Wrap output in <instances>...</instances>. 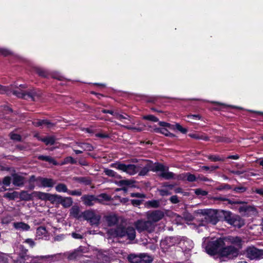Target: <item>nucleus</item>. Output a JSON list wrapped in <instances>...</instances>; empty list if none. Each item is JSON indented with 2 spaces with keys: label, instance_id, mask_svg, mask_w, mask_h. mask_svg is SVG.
Returning <instances> with one entry per match:
<instances>
[{
  "label": "nucleus",
  "instance_id": "obj_1",
  "mask_svg": "<svg viewBox=\"0 0 263 263\" xmlns=\"http://www.w3.org/2000/svg\"><path fill=\"white\" fill-rule=\"evenodd\" d=\"M211 199L214 200V201H226L227 203H224V204H231V205L235 204H243V205L240 206L238 211L239 213H254L256 212V209L253 206L246 205L247 202L243 201H241L239 199H229L226 197L223 196H215L211 198Z\"/></svg>",
  "mask_w": 263,
  "mask_h": 263
},
{
  "label": "nucleus",
  "instance_id": "obj_2",
  "mask_svg": "<svg viewBox=\"0 0 263 263\" xmlns=\"http://www.w3.org/2000/svg\"><path fill=\"white\" fill-rule=\"evenodd\" d=\"M220 216L223 218L222 221L237 228H241L245 224L244 220L239 215L232 213L229 211L221 210Z\"/></svg>",
  "mask_w": 263,
  "mask_h": 263
},
{
  "label": "nucleus",
  "instance_id": "obj_3",
  "mask_svg": "<svg viewBox=\"0 0 263 263\" xmlns=\"http://www.w3.org/2000/svg\"><path fill=\"white\" fill-rule=\"evenodd\" d=\"M111 197L106 193H101L96 196L95 195L85 194L81 197V200L86 206H92L96 203H102L103 201H109Z\"/></svg>",
  "mask_w": 263,
  "mask_h": 263
},
{
  "label": "nucleus",
  "instance_id": "obj_4",
  "mask_svg": "<svg viewBox=\"0 0 263 263\" xmlns=\"http://www.w3.org/2000/svg\"><path fill=\"white\" fill-rule=\"evenodd\" d=\"M224 238H218L215 240L207 243L205 247L206 252L211 256L218 255L221 249L225 246Z\"/></svg>",
  "mask_w": 263,
  "mask_h": 263
},
{
  "label": "nucleus",
  "instance_id": "obj_5",
  "mask_svg": "<svg viewBox=\"0 0 263 263\" xmlns=\"http://www.w3.org/2000/svg\"><path fill=\"white\" fill-rule=\"evenodd\" d=\"M112 234L120 238L127 236L129 240H133L136 237V231L134 228L131 227L125 228L119 226L112 230Z\"/></svg>",
  "mask_w": 263,
  "mask_h": 263
},
{
  "label": "nucleus",
  "instance_id": "obj_6",
  "mask_svg": "<svg viewBox=\"0 0 263 263\" xmlns=\"http://www.w3.org/2000/svg\"><path fill=\"white\" fill-rule=\"evenodd\" d=\"M243 254L251 260H258L263 258V249H259L252 245L248 246L244 250Z\"/></svg>",
  "mask_w": 263,
  "mask_h": 263
},
{
  "label": "nucleus",
  "instance_id": "obj_7",
  "mask_svg": "<svg viewBox=\"0 0 263 263\" xmlns=\"http://www.w3.org/2000/svg\"><path fill=\"white\" fill-rule=\"evenodd\" d=\"M238 249L233 246H224L220 250L218 255L229 259H232L238 256Z\"/></svg>",
  "mask_w": 263,
  "mask_h": 263
},
{
  "label": "nucleus",
  "instance_id": "obj_8",
  "mask_svg": "<svg viewBox=\"0 0 263 263\" xmlns=\"http://www.w3.org/2000/svg\"><path fill=\"white\" fill-rule=\"evenodd\" d=\"M135 226L139 232L147 231L151 233L154 230V224L149 220L147 221L138 220L135 222Z\"/></svg>",
  "mask_w": 263,
  "mask_h": 263
},
{
  "label": "nucleus",
  "instance_id": "obj_9",
  "mask_svg": "<svg viewBox=\"0 0 263 263\" xmlns=\"http://www.w3.org/2000/svg\"><path fill=\"white\" fill-rule=\"evenodd\" d=\"M127 259L130 263H151L152 261V259L144 254L139 255L131 254L128 256Z\"/></svg>",
  "mask_w": 263,
  "mask_h": 263
},
{
  "label": "nucleus",
  "instance_id": "obj_10",
  "mask_svg": "<svg viewBox=\"0 0 263 263\" xmlns=\"http://www.w3.org/2000/svg\"><path fill=\"white\" fill-rule=\"evenodd\" d=\"M18 258L17 259V263H28L27 261L30 260V256L28 254V250L23 245H20L17 247Z\"/></svg>",
  "mask_w": 263,
  "mask_h": 263
},
{
  "label": "nucleus",
  "instance_id": "obj_11",
  "mask_svg": "<svg viewBox=\"0 0 263 263\" xmlns=\"http://www.w3.org/2000/svg\"><path fill=\"white\" fill-rule=\"evenodd\" d=\"M72 199L70 197H63L61 195L55 194L54 204H61L64 208L70 207L72 204Z\"/></svg>",
  "mask_w": 263,
  "mask_h": 263
},
{
  "label": "nucleus",
  "instance_id": "obj_12",
  "mask_svg": "<svg viewBox=\"0 0 263 263\" xmlns=\"http://www.w3.org/2000/svg\"><path fill=\"white\" fill-rule=\"evenodd\" d=\"M33 197L44 201H49L51 203L54 204V200L55 194H51L42 192L34 191L32 192Z\"/></svg>",
  "mask_w": 263,
  "mask_h": 263
},
{
  "label": "nucleus",
  "instance_id": "obj_13",
  "mask_svg": "<svg viewBox=\"0 0 263 263\" xmlns=\"http://www.w3.org/2000/svg\"><path fill=\"white\" fill-rule=\"evenodd\" d=\"M163 212L161 210H155L147 213V217L148 219L151 222H157L162 219L164 217Z\"/></svg>",
  "mask_w": 263,
  "mask_h": 263
},
{
  "label": "nucleus",
  "instance_id": "obj_14",
  "mask_svg": "<svg viewBox=\"0 0 263 263\" xmlns=\"http://www.w3.org/2000/svg\"><path fill=\"white\" fill-rule=\"evenodd\" d=\"M42 94L41 90L38 88L28 89L27 90V100L35 101L40 98Z\"/></svg>",
  "mask_w": 263,
  "mask_h": 263
},
{
  "label": "nucleus",
  "instance_id": "obj_15",
  "mask_svg": "<svg viewBox=\"0 0 263 263\" xmlns=\"http://www.w3.org/2000/svg\"><path fill=\"white\" fill-rule=\"evenodd\" d=\"M12 183L16 186H23L25 184V178L17 173L12 174Z\"/></svg>",
  "mask_w": 263,
  "mask_h": 263
},
{
  "label": "nucleus",
  "instance_id": "obj_16",
  "mask_svg": "<svg viewBox=\"0 0 263 263\" xmlns=\"http://www.w3.org/2000/svg\"><path fill=\"white\" fill-rule=\"evenodd\" d=\"M181 239L179 236L167 237L163 241V244H165L168 247L175 246L180 243Z\"/></svg>",
  "mask_w": 263,
  "mask_h": 263
},
{
  "label": "nucleus",
  "instance_id": "obj_17",
  "mask_svg": "<svg viewBox=\"0 0 263 263\" xmlns=\"http://www.w3.org/2000/svg\"><path fill=\"white\" fill-rule=\"evenodd\" d=\"M38 180L44 187H52L55 184L54 181L51 178L39 177Z\"/></svg>",
  "mask_w": 263,
  "mask_h": 263
},
{
  "label": "nucleus",
  "instance_id": "obj_18",
  "mask_svg": "<svg viewBox=\"0 0 263 263\" xmlns=\"http://www.w3.org/2000/svg\"><path fill=\"white\" fill-rule=\"evenodd\" d=\"M72 180L85 185H90L92 184V179L90 177H74Z\"/></svg>",
  "mask_w": 263,
  "mask_h": 263
},
{
  "label": "nucleus",
  "instance_id": "obj_19",
  "mask_svg": "<svg viewBox=\"0 0 263 263\" xmlns=\"http://www.w3.org/2000/svg\"><path fill=\"white\" fill-rule=\"evenodd\" d=\"M228 240L232 244L235 245L238 247V250L242 248L243 241L239 236H229Z\"/></svg>",
  "mask_w": 263,
  "mask_h": 263
},
{
  "label": "nucleus",
  "instance_id": "obj_20",
  "mask_svg": "<svg viewBox=\"0 0 263 263\" xmlns=\"http://www.w3.org/2000/svg\"><path fill=\"white\" fill-rule=\"evenodd\" d=\"M153 132L156 133H159L171 138H174L176 135L170 132L166 128L156 127L153 129Z\"/></svg>",
  "mask_w": 263,
  "mask_h": 263
},
{
  "label": "nucleus",
  "instance_id": "obj_21",
  "mask_svg": "<svg viewBox=\"0 0 263 263\" xmlns=\"http://www.w3.org/2000/svg\"><path fill=\"white\" fill-rule=\"evenodd\" d=\"M149 162H151V171L153 172H157L158 171L163 172L165 171V166L163 164L159 162H156L154 164L151 160H149Z\"/></svg>",
  "mask_w": 263,
  "mask_h": 263
},
{
  "label": "nucleus",
  "instance_id": "obj_22",
  "mask_svg": "<svg viewBox=\"0 0 263 263\" xmlns=\"http://www.w3.org/2000/svg\"><path fill=\"white\" fill-rule=\"evenodd\" d=\"M14 228L18 230L27 231L30 230V226L24 222H16L13 223Z\"/></svg>",
  "mask_w": 263,
  "mask_h": 263
},
{
  "label": "nucleus",
  "instance_id": "obj_23",
  "mask_svg": "<svg viewBox=\"0 0 263 263\" xmlns=\"http://www.w3.org/2000/svg\"><path fill=\"white\" fill-rule=\"evenodd\" d=\"M34 71L39 76L42 78H48L50 76L49 71L43 68L36 67L34 68Z\"/></svg>",
  "mask_w": 263,
  "mask_h": 263
},
{
  "label": "nucleus",
  "instance_id": "obj_24",
  "mask_svg": "<svg viewBox=\"0 0 263 263\" xmlns=\"http://www.w3.org/2000/svg\"><path fill=\"white\" fill-rule=\"evenodd\" d=\"M106 220L108 223V226L111 227L116 224L119 221L118 216L115 215H109L106 217Z\"/></svg>",
  "mask_w": 263,
  "mask_h": 263
},
{
  "label": "nucleus",
  "instance_id": "obj_25",
  "mask_svg": "<svg viewBox=\"0 0 263 263\" xmlns=\"http://www.w3.org/2000/svg\"><path fill=\"white\" fill-rule=\"evenodd\" d=\"M18 196L21 200L30 201L33 199V195L32 193L29 194L27 191H23L19 193Z\"/></svg>",
  "mask_w": 263,
  "mask_h": 263
},
{
  "label": "nucleus",
  "instance_id": "obj_26",
  "mask_svg": "<svg viewBox=\"0 0 263 263\" xmlns=\"http://www.w3.org/2000/svg\"><path fill=\"white\" fill-rule=\"evenodd\" d=\"M189 136L193 139L196 140H202L205 141L209 140V137L207 136L205 134H200L198 133H192L189 134Z\"/></svg>",
  "mask_w": 263,
  "mask_h": 263
},
{
  "label": "nucleus",
  "instance_id": "obj_27",
  "mask_svg": "<svg viewBox=\"0 0 263 263\" xmlns=\"http://www.w3.org/2000/svg\"><path fill=\"white\" fill-rule=\"evenodd\" d=\"M80 208L78 205H73L70 210V215L74 218L79 219L81 217L80 215Z\"/></svg>",
  "mask_w": 263,
  "mask_h": 263
},
{
  "label": "nucleus",
  "instance_id": "obj_28",
  "mask_svg": "<svg viewBox=\"0 0 263 263\" xmlns=\"http://www.w3.org/2000/svg\"><path fill=\"white\" fill-rule=\"evenodd\" d=\"M40 140L44 142L46 145H52L55 143V138L53 136H46L41 138Z\"/></svg>",
  "mask_w": 263,
  "mask_h": 263
},
{
  "label": "nucleus",
  "instance_id": "obj_29",
  "mask_svg": "<svg viewBox=\"0 0 263 263\" xmlns=\"http://www.w3.org/2000/svg\"><path fill=\"white\" fill-rule=\"evenodd\" d=\"M19 193L16 191H13L11 193L7 192L4 194L3 197L5 198L8 199L9 200H13L18 197Z\"/></svg>",
  "mask_w": 263,
  "mask_h": 263
},
{
  "label": "nucleus",
  "instance_id": "obj_30",
  "mask_svg": "<svg viewBox=\"0 0 263 263\" xmlns=\"http://www.w3.org/2000/svg\"><path fill=\"white\" fill-rule=\"evenodd\" d=\"M146 164L139 172V175L145 176L149 171H151V162H149V160H146Z\"/></svg>",
  "mask_w": 263,
  "mask_h": 263
},
{
  "label": "nucleus",
  "instance_id": "obj_31",
  "mask_svg": "<svg viewBox=\"0 0 263 263\" xmlns=\"http://www.w3.org/2000/svg\"><path fill=\"white\" fill-rule=\"evenodd\" d=\"M37 159L39 160L48 162L49 163H52L54 165H57V161L50 156L39 155V156H37Z\"/></svg>",
  "mask_w": 263,
  "mask_h": 263
},
{
  "label": "nucleus",
  "instance_id": "obj_32",
  "mask_svg": "<svg viewBox=\"0 0 263 263\" xmlns=\"http://www.w3.org/2000/svg\"><path fill=\"white\" fill-rule=\"evenodd\" d=\"M78 145L79 147L82 148L83 151H92L94 149V147L90 143L82 142L79 143Z\"/></svg>",
  "mask_w": 263,
  "mask_h": 263
},
{
  "label": "nucleus",
  "instance_id": "obj_33",
  "mask_svg": "<svg viewBox=\"0 0 263 263\" xmlns=\"http://www.w3.org/2000/svg\"><path fill=\"white\" fill-rule=\"evenodd\" d=\"M138 172L137 166L135 164H126V173L135 174Z\"/></svg>",
  "mask_w": 263,
  "mask_h": 263
},
{
  "label": "nucleus",
  "instance_id": "obj_34",
  "mask_svg": "<svg viewBox=\"0 0 263 263\" xmlns=\"http://www.w3.org/2000/svg\"><path fill=\"white\" fill-rule=\"evenodd\" d=\"M208 159L212 162H223L226 159V157H220L219 155H210L208 156Z\"/></svg>",
  "mask_w": 263,
  "mask_h": 263
},
{
  "label": "nucleus",
  "instance_id": "obj_35",
  "mask_svg": "<svg viewBox=\"0 0 263 263\" xmlns=\"http://www.w3.org/2000/svg\"><path fill=\"white\" fill-rule=\"evenodd\" d=\"M95 214L96 213L91 210H86L82 213V215L84 219L89 221L93 216H95Z\"/></svg>",
  "mask_w": 263,
  "mask_h": 263
},
{
  "label": "nucleus",
  "instance_id": "obj_36",
  "mask_svg": "<svg viewBox=\"0 0 263 263\" xmlns=\"http://www.w3.org/2000/svg\"><path fill=\"white\" fill-rule=\"evenodd\" d=\"M98 258L100 263H110V258L107 255L103 254H100Z\"/></svg>",
  "mask_w": 263,
  "mask_h": 263
},
{
  "label": "nucleus",
  "instance_id": "obj_37",
  "mask_svg": "<svg viewBox=\"0 0 263 263\" xmlns=\"http://www.w3.org/2000/svg\"><path fill=\"white\" fill-rule=\"evenodd\" d=\"M111 166L114 168H116V169L122 171L124 172H126L125 164L121 163L119 162H116V163H112Z\"/></svg>",
  "mask_w": 263,
  "mask_h": 263
},
{
  "label": "nucleus",
  "instance_id": "obj_38",
  "mask_svg": "<svg viewBox=\"0 0 263 263\" xmlns=\"http://www.w3.org/2000/svg\"><path fill=\"white\" fill-rule=\"evenodd\" d=\"M135 183V181L132 180H121L119 182V185L121 186H133V184Z\"/></svg>",
  "mask_w": 263,
  "mask_h": 263
},
{
  "label": "nucleus",
  "instance_id": "obj_39",
  "mask_svg": "<svg viewBox=\"0 0 263 263\" xmlns=\"http://www.w3.org/2000/svg\"><path fill=\"white\" fill-rule=\"evenodd\" d=\"M159 176L164 178L165 179L169 180L174 178V174L171 172H165V171H163L160 173Z\"/></svg>",
  "mask_w": 263,
  "mask_h": 263
},
{
  "label": "nucleus",
  "instance_id": "obj_40",
  "mask_svg": "<svg viewBox=\"0 0 263 263\" xmlns=\"http://www.w3.org/2000/svg\"><path fill=\"white\" fill-rule=\"evenodd\" d=\"M55 190L58 192L68 193V190L67 186L64 183H59L55 186Z\"/></svg>",
  "mask_w": 263,
  "mask_h": 263
},
{
  "label": "nucleus",
  "instance_id": "obj_41",
  "mask_svg": "<svg viewBox=\"0 0 263 263\" xmlns=\"http://www.w3.org/2000/svg\"><path fill=\"white\" fill-rule=\"evenodd\" d=\"M146 205L148 208H157L160 206V202L157 200H149L146 202Z\"/></svg>",
  "mask_w": 263,
  "mask_h": 263
},
{
  "label": "nucleus",
  "instance_id": "obj_42",
  "mask_svg": "<svg viewBox=\"0 0 263 263\" xmlns=\"http://www.w3.org/2000/svg\"><path fill=\"white\" fill-rule=\"evenodd\" d=\"M77 161L76 160H75L73 157L71 156H68L65 157L62 162V164H77Z\"/></svg>",
  "mask_w": 263,
  "mask_h": 263
},
{
  "label": "nucleus",
  "instance_id": "obj_43",
  "mask_svg": "<svg viewBox=\"0 0 263 263\" xmlns=\"http://www.w3.org/2000/svg\"><path fill=\"white\" fill-rule=\"evenodd\" d=\"M231 189V185L227 183H221L219 185L215 187V190L218 191L222 190H230Z\"/></svg>",
  "mask_w": 263,
  "mask_h": 263
},
{
  "label": "nucleus",
  "instance_id": "obj_44",
  "mask_svg": "<svg viewBox=\"0 0 263 263\" xmlns=\"http://www.w3.org/2000/svg\"><path fill=\"white\" fill-rule=\"evenodd\" d=\"M13 93L18 98H21L25 100H27V90L26 91H19L14 90Z\"/></svg>",
  "mask_w": 263,
  "mask_h": 263
},
{
  "label": "nucleus",
  "instance_id": "obj_45",
  "mask_svg": "<svg viewBox=\"0 0 263 263\" xmlns=\"http://www.w3.org/2000/svg\"><path fill=\"white\" fill-rule=\"evenodd\" d=\"M100 220V216L96 214H95V216H93L90 220H89V223L91 226L96 225L98 226L99 224Z\"/></svg>",
  "mask_w": 263,
  "mask_h": 263
},
{
  "label": "nucleus",
  "instance_id": "obj_46",
  "mask_svg": "<svg viewBox=\"0 0 263 263\" xmlns=\"http://www.w3.org/2000/svg\"><path fill=\"white\" fill-rule=\"evenodd\" d=\"M47 233V231L46 230V229L44 227H39L36 229V234L37 236H45L46 235V234Z\"/></svg>",
  "mask_w": 263,
  "mask_h": 263
},
{
  "label": "nucleus",
  "instance_id": "obj_47",
  "mask_svg": "<svg viewBox=\"0 0 263 263\" xmlns=\"http://www.w3.org/2000/svg\"><path fill=\"white\" fill-rule=\"evenodd\" d=\"M81 256L80 254L76 251V250H74L73 252L68 254V259L69 260H74Z\"/></svg>",
  "mask_w": 263,
  "mask_h": 263
},
{
  "label": "nucleus",
  "instance_id": "obj_48",
  "mask_svg": "<svg viewBox=\"0 0 263 263\" xmlns=\"http://www.w3.org/2000/svg\"><path fill=\"white\" fill-rule=\"evenodd\" d=\"M9 137L11 140L14 141L18 142H21L22 141V136L18 134H15L13 132H11L9 134Z\"/></svg>",
  "mask_w": 263,
  "mask_h": 263
},
{
  "label": "nucleus",
  "instance_id": "obj_49",
  "mask_svg": "<svg viewBox=\"0 0 263 263\" xmlns=\"http://www.w3.org/2000/svg\"><path fill=\"white\" fill-rule=\"evenodd\" d=\"M194 193L197 196H204L208 195V192L206 191L203 190L200 188L196 189L194 190Z\"/></svg>",
  "mask_w": 263,
  "mask_h": 263
},
{
  "label": "nucleus",
  "instance_id": "obj_50",
  "mask_svg": "<svg viewBox=\"0 0 263 263\" xmlns=\"http://www.w3.org/2000/svg\"><path fill=\"white\" fill-rule=\"evenodd\" d=\"M158 124L164 128L167 127L171 129H175L174 126L173 124H171L169 123L165 122L164 121H159Z\"/></svg>",
  "mask_w": 263,
  "mask_h": 263
},
{
  "label": "nucleus",
  "instance_id": "obj_51",
  "mask_svg": "<svg viewBox=\"0 0 263 263\" xmlns=\"http://www.w3.org/2000/svg\"><path fill=\"white\" fill-rule=\"evenodd\" d=\"M175 129H177L182 134H186L187 129L186 128L183 127L179 123H176L174 125Z\"/></svg>",
  "mask_w": 263,
  "mask_h": 263
},
{
  "label": "nucleus",
  "instance_id": "obj_52",
  "mask_svg": "<svg viewBox=\"0 0 263 263\" xmlns=\"http://www.w3.org/2000/svg\"><path fill=\"white\" fill-rule=\"evenodd\" d=\"M104 172L105 173V175L109 177H116L117 175V173L110 169L106 168Z\"/></svg>",
  "mask_w": 263,
  "mask_h": 263
},
{
  "label": "nucleus",
  "instance_id": "obj_53",
  "mask_svg": "<svg viewBox=\"0 0 263 263\" xmlns=\"http://www.w3.org/2000/svg\"><path fill=\"white\" fill-rule=\"evenodd\" d=\"M143 119L146 120L153 121V122H158L159 121V119L156 116L152 115H148L144 116Z\"/></svg>",
  "mask_w": 263,
  "mask_h": 263
},
{
  "label": "nucleus",
  "instance_id": "obj_54",
  "mask_svg": "<svg viewBox=\"0 0 263 263\" xmlns=\"http://www.w3.org/2000/svg\"><path fill=\"white\" fill-rule=\"evenodd\" d=\"M69 195L72 196H80L82 195V192L80 190H69L67 193Z\"/></svg>",
  "mask_w": 263,
  "mask_h": 263
},
{
  "label": "nucleus",
  "instance_id": "obj_55",
  "mask_svg": "<svg viewBox=\"0 0 263 263\" xmlns=\"http://www.w3.org/2000/svg\"><path fill=\"white\" fill-rule=\"evenodd\" d=\"M11 178L10 176H6L3 180V184L5 185L8 186L11 183Z\"/></svg>",
  "mask_w": 263,
  "mask_h": 263
},
{
  "label": "nucleus",
  "instance_id": "obj_56",
  "mask_svg": "<svg viewBox=\"0 0 263 263\" xmlns=\"http://www.w3.org/2000/svg\"><path fill=\"white\" fill-rule=\"evenodd\" d=\"M187 118L199 120L201 119V116L199 114H189L187 116Z\"/></svg>",
  "mask_w": 263,
  "mask_h": 263
},
{
  "label": "nucleus",
  "instance_id": "obj_57",
  "mask_svg": "<svg viewBox=\"0 0 263 263\" xmlns=\"http://www.w3.org/2000/svg\"><path fill=\"white\" fill-rule=\"evenodd\" d=\"M246 190H247V189L245 187H243V186H237V187H235L233 189V191H235L236 193H244L245 192H246Z\"/></svg>",
  "mask_w": 263,
  "mask_h": 263
},
{
  "label": "nucleus",
  "instance_id": "obj_58",
  "mask_svg": "<svg viewBox=\"0 0 263 263\" xmlns=\"http://www.w3.org/2000/svg\"><path fill=\"white\" fill-rule=\"evenodd\" d=\"M45 125L48 127H50L54 125V124L50 122L48 120L43 119L42 120V126Z\"/></svg>",
  "mask_w": 263,
  "mask_h": 263
},
{
  "label": "nucleus",
  "instance_id": "obj_59",
  "mask_svg": "<svg viewBox=\"0 0 263 263\" xmlns=\"http://www.w3.org/2000/svg\"><path fill=\"white\" fill-rule=\"evenodd\" d=\"M217 139L218 141L221 142L230 143L231 142L230 138L221 136L218 137Z\"/></svg>",
  "mask_w": 263,
  "mask_h": 263
},
{
  "label": "nucleus",
  "instance_id": "obj_60",
  "mask_svg": "<svg viewBox=\"0 0 263 263\" xmlns=\"http://www.w3.org/2000/svg\"><path fill=\"white\" fill-rule=\"evenodd\" d=\"M159 194L161 196H168L171 195V192H169L168 190L161 189L159 190Z\"/></svg>",
  "mask_w": 263,
  "mask_h": 263
},
{
  "label": "nucleus",
  "instance_id": "obj_61",
  "mask_svg": "<svg viewBox=\"0 0 263 263\" xmlns=\"http://www.w3.org/2000/svg\"><path fill=\"white\" fill-rule=\"evenodd\" d=\"M130 196L132 197L143 198L145 197V195L140 193H130Z\"/></svg>",
  "mask_w": 263,
  "mask_h": 263
},
{
  "label": "nucleus",
  "instance_id": "obj_62",
  "mask_svg": "<svg viewBox=\"0 0 263 263\" xmlns=\"http://www.w3.org/2000/svg\"><path fill=\"white\" fill-rule=\"evenodd\" d=\"M169 200L173 204H177L179 202V200L178 199V197L177 195H173L171 196Z\"/></svg>",
  "mask_w": 263,
  "mask_h": 263
},
{
  "label": "nucleus",
  "instance_id": "obj_63",
  "mask_svg": "<svg viewBox=\"0 0 263 263\" xmlns=\"http://www.w3.org/2000/svg\"><path fill=\"white\" fill-rule=\"evenodd\" d=\"M76 251L80 254L82 256L84 253L86 252V248L83 246H80L77 249Z\"/></svg>",
  "mask_w": 263,
  "mask_h": 263
},
{
  "label": "nucleus",
  "instance_id": "obj_64",
  "mask_svg": "<svg viewBox=\"0 0 263 263\" xmlns=\"http://www.w3.org/2000/svg\"><path fill=\"white\" fill-rule=\"evenodd\" d=\"M196 176L194 174H192L190 173L188 174V175L187 176V178H186V180L188 181L194 182V181H196Z\"/></svg>",
  "mask_w": 263,
  "mask_h": 263
}]
</instances>
